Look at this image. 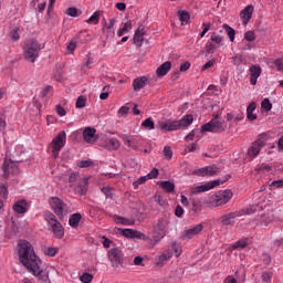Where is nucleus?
<instances>
[{"label":"nucleus","instance_id":"nucleus-1","mask_svg":"<svg viewBox=\"0 0 283 283\" xmlns=\"http://www.w3.org/2000/svg\"><path fill=\"white\" fill-rule=\"evenodd\" d=\"M18 256L25 266V269L31 273L32 275H35V277H39L41 273H43V261L39 255H36V252L34 251V247L32 243H30L27 240H20L18 243Z\"/></svg>","mask_w":283,"mask_h":283},{"label":"nucleus","instance_id":"nucleus-2","mask_svg":"<svg viewBox=\"0 0 283 283\" xmlns=\"http://www.w3.org/2000/svg\"><path fill=\"white\" fill-rule=\"evenodd\" d=\"M193 123V115H185L181 119H166L157 123V129L160 132H178V129H187Z\"/></svg>","mask_w":283,"mask_h":283},{"label":"nucleus","instance_id":"nucleus-3","mask_svg":"<svg viewBox=\"0 0 283 283\" xmlns=\"http://www.w3.org/2000/svg\"><path fill=\"white\" fill-rule=\"evenodd\" d=\"M174 255L176 258H180V255H182V245L178 241H172L168 245V249L156 258L155 260L156 266H158V269H163V266H166V264H169Z\"/></svg>","mask_w":283,"mask_h":283},{"label":"nucleus","instance_id":"nucleus-4","mask_svg":"<svg viewBox=\"0 0 283 283\" xmlns=\"http://www.w3.org/2000/svg\"><path fill=\"white\" fill-rule=\"evenodd\" d=\"M22 50L25 61H30V63H35L39 59L40 52L43 50V45H41L39 41L30 39L24 43Z\"/></svg>","mask_w":283,"mask_h":283},{"label":"nucleus","instance_id":"nucleus-5","mask_svg":"<svg viewBox=\"0 0 283 283\" xmlns=\"http://www.w3.org/2000/svg\"><path fill=\"white\" fill-rule=\"evenodd\" d=\"M43 218L48 224L49 231H52L53 235L61 240V238L65 235V229H63V224L59 222L56 216L52 212H45Z\"/></svg>","mask_w":283,"mask_h":283},{"label":"nucleus","instance_id":"nucleus-6","mask_svg":"<svg viewBox=\"0 0 283 283\" xmlns=\"http://www.w3.org/2000/svg\"><path fill=\"white\" fill-rule=\"evenodd\" d=\"M231 198H233V192L231 190H221L216 195L210 196L206 200V205H208V207H222L227 205Z\"/></svg>","mask_w":283,"mask_h":283},{"label":"nucleus","instance_id":"nucleus-7","mask_svg":"<svg viewBox=\"0 0 283 283\" xmlns=\"http://www.w3.org/2000/svg\"><path fill=\"white\" fill-rule=\"evenodd\" d=\"M67 143V134L65 130L60 132L51 142L50 147L54 158H59V154H61V149L65 147Z\"/></svg>","mask_w":283,"mask_h":283},{"label":"nucleus","instance_id":"nucleus-8","mask_svg":"<svg viewBox=\"0 0 283 283\" xmlns=\"http://www.w3.org/2000/svg\"><path fill=\"white\" fill-rule=\"evenodd\" d=\"M107 258L113 269H119L125 264V253L120 248H112L107 251Z\"/></svg>","mask_w":283,"mask_h":283},{"label":"nucleus","instance_id":"nucleus-9","mask_svg":"<svg viewBox=\"0 0 283 283\" xmlns=\"http://www.w3.org/2000/svg\"><path fill=\"white\" fill-rule=\"evenodd\" d=\"M50 207L52 211H54L55 216L57 218L63 219L65 218V214L67 213V205L61 200L59 197H51L49 199Z\"/></svg>","mask_w":283,"mask_h":283},{"label":"nucleus","instance_id":"nucleus-10","mask_svg":"<svg viewBox=\"0 0 283 283\" xmlns=\"http://www.w3.org/2000/svg\"><path fill=\"white\" fill-rule=\"evenodd\" d=\"M202 132H212L214 134H220L227 129V124L224 120L214 117L209 123L201 126Z\"/></svg>","mask_w":283,"mask_h":283},{"label":"nucleus","instance_id":"nucleus-11","mask_svg":"<svg viewBox=\"0 0 283 283\" xmlns=\"http://www.w3.org/2000/svg\"><path fill=\"white\" fill-rule=\"evenodd\" d=\"M99 147L108 151H116V149H120V142L116 137L104 136L99 140Z\"/></svg>","mask_w":283,"mask_h":283},{"label":"nucleus","instance_id":"nucleus-12","mask_svg":"<svg viewBox=\"0 0 283 283\" xmlns=\"http://www.w3.org/2000/svg\"><path fill=\"white\" fill-rule=\"evenodd\" d=\"M262 147H264V140L263 139H256L254 143L251 144V146L248 148L247 151V158L249 160H255L256 156H260V153L262 151Z\"/></svg>","mask_w":283,"mask_h":283},{"label":"nucleus","instance_id":"nucleus-13","mask_svg":"<svg viewBox=\"0 0 283 283\" xmlns=\"http://www.w3.org/2000/svg\"><path fill=\"white\" fill-rule=\"evenodd\" d=\"M220 185H222V181L213 180L205 185L192 186L190 187V193H205V191H211V189H216V187H220Z\"/></svg>","mask_w":283,"mask_h":283},{"label":"nucleus","instance_id":"nucleus-14","mask_svg":"<svg viewBox=\"0 0 283 283\" xmlns=\"http://www.w3.org/2000/svg\"><path fill=\"white\" fill-rule=\"evenodd\" d=\"M25 148L22 145L15 146L14 150L11 153L10 158L6 159L8 163H13L19 165V163H23L25 160Z\"/></svg>","mask_w":283,"mask_h":283},{"label":"nucleus","instance_id":"nucleus-15","mask_svg":"<svg viewBox=\"0 0 283 283\" xmlns=\"http://www.w3.org/2000/svg\"><path fill=\"white\" fill-rule=\"evenodd\" d=\"M4 178H17L19 176V165L12 161L4 160L3 166Z\"/></svg>","mask_w":283,"mask_h":283},{"label":"nucleus","instance_id":"nucleus-16","mask_svg":"<svg viewBox=\"0 0 283 283\" xmlns=\"http://www.w3.org/2000/svg\"><path fill=\"white\" fill-rule=\"evenodd\" d=\"M202 229H205V226L202 223H198L196 226H192L181 232V240H191L192 238H196L198 233L202 232Z\"/></svg>","mask_w":283,"mask_h":283},{"label":"nucleus","instance_id":"nucleus-17","mask_svg":"<svg viewBox=\"0 0 283 283\" xmlns=\"http://www.w3.org/2000/svg\"><path fill=\"white\" fill-rule=\"evenodd\" d=\"M163 238H165L164 234H161V232H159V230L155 229L146 234V239H142L144 242H148L149 247H156V244H158V242H160V240H163Z\"/></svg>","mask_w":283,"mask_h":283},{"label":"nucleus","instance_id":"nucleus-18","mask_svg":"<svg viewBox=\"0 0 283 283\" xmlns=\"http://www.w3.org/2000/svg\"><path fill=\"white\" fill-rule=\"evenodd\" d=\"M120 233H122V235H124V238H128L129 240H147V234H145L138 230L122 229Z\"/></svg>","mask_w":283,"mask_h":283},{"label":"nucleus","instance_id":"nucleus-19","mask_svg":"<svg viewBox=\"0 0 283 283\" xmlns=\"http://www.w3.org/2000/svg\"><path fill=\"white\" fill-rule=\"evenodd\" d=\"M83 139H84V143H87L88 145H94V143L98 140V135H96V128L86 127L83 130Z\"/></svg>","mask_w":283,"mask_h":283},{"label":"nucleus","instance_id":"nucleus-20","mask_svg":"<svg viewBox=\"0 0 283 283\" xmlns=\"http://www.w3.org/2000/svg\"><path fill=\"white\" fill-rule=\"evenodd\" d=\"M235 218H242V212L237 211L222 216L221 222L224 227H229L231 224H235Z\"/></svg>","mask_w":283,"mask_h":283},{"label":"nucleus","instance_id":"nucleus-21","mask_svg":"<svg viewBox=\"0 0 283 283\" xmlns=\"http://www.w3.org/2000/svg\"><path fill=\"white\" fill-rule=\"evenodd\" d=\"M90 185V178L82 177L77 181V185L74 187L75 191L80 193L81 196H85L87 193V187Z\"/></svg>","mask_w":283,"mask_h":283},{"label":"nucleus","instance_id":"nucleus-22","mask_svg":"<svg viewBox=\"0 0 283 283\" xmlns=\"http://www.w3.org/2000/svg\"><path fill=\"white\" fill-rule=\"evenodd\" d=\"M253 6L249 4L240 12L243 25H249V21H251V17H253Z\"/></svg>","mask_w":283,"mask_h":283},{"label":"nucleus","instance_id":"nucleus-23","mask_svg":"<svg viewBox=\"0 0 283 283\" xmlns=\"http://www.w3.org/2000/svg\"><path fill=\"white\" fill-rule=\"evenodd\" d=\"M262 74V67L260 65L250 66V83L251 85H258V78Z\"/></svg>","mask_w":283,"mask_h":283},{"label":"nucleus","instance_id":"nucleus-24","mask_svg":"<svg viewBox=\"0 0 283 283\" xmlns=\"http://www.w3.org/2000/svg\"><path fill=\"white\" fill-rule=\"evenodd\" d=\"M218 174V167L207 166L195 170L196 176H216Z\"/></svg>","mask_w":283,"mask_h":283},{"label":"nucleus","instance_id":"nucleus-25","mask_svg":"<svg viewBox=\"0 0 283 283\" xmlns=\"http://www.w3.org/2000/svg\"><path fill=\"white\" fill-rule=\"evenodd\" d=\"M14 213H28V200L20 199L13 203L12 207Z\"/></svg>","mask_w":283,"mask_h":283},{"label":"nucleus","instance_id":"nucleus-26","mask_svg":"<svg viewBox=\"0 0 283 283\" xmlns=\"http://www.w3.org/2000/svg\"><path fill=\"white\" fill-rule=\"evenodd\" d=\"M134 28V24L132 23V20H127L122 24V28L117 30V36H125V34H129Z\"/></svg>","mask_w":283,"mask_h":283},{"label":"nucleus","instance_id":"nucleus-27","mask_svg":"<svg viewBox=\"0 0 283 283\" xmlns=\"http://www.w3.org/2000/svg\"><path fill=\"white\" fill-rule=\"evenodd\" d=\"M145 41V28H138L135 31V35H134V43L135 45H137L138 48H140V45H143V42Z\"/></svg>","mask_w":283,"mask_h":283},{"label":"nucleus","instance_id":"nucleus-28","mask_svg":"<svg viewBox=\"0 0 283 283\" xmlns=\"http://www.w3.org/2000/svg\"><path fill=\"white\" fill-rule=\"evenodd\" d=\"M155 229L166 235L167 229H169V221L167 219H159L157 223L155 224Z\"/></svg>","mask_w":283,"mask_h":283},{"label":"nucleus","instance_id":"nucleus-29","mask_svg":"<svg viewBox=\"0 0 283 283\" xmlns=\"http://www.w3.org/2000/svg\"><path fill=\"white\" fill-rule=\"evenodd\" d=\"M147 85V76H140L133 81V87L135 92H140Z\"/></svg>","mask_w":283,"mask_h":283},{"label":"nucleus","instance_id":"nucleus-30","mask_svg":"<svg viewBox=\"0 0 283 283\" xmlns=\"http://www.w3.org/2000/svg\"><path fill=\"white\" fill-rule=\"evenodd\" d=\"M169 70H171V62H165L157 69L156 74L159 77L167 76V74H169Z\"/></svg>","mask_w":283,"mask_h":283},{"label":"nucleus","instance_id":"nucleus-31","mask_svg":"<svg viewBox=\"0 0 283 283\" xmlns=\"http://www.w3.org/2000/svg\"><path fill=\"white\" fill-rule=\"evenodd\" d=\"M159 187H161L166 193H174V191H176V185L171 180L160 181Z\"/></svg>","mask_w":283,"mask_h":283},{"label":"nucleus","instance_id":"nucleus-32","mask_svg":"<svg viewBox=\"0 0 283 283\" xmlns=\"http://www.w3.org/2000/svg\"><path fill=\"white\" fill-rule=\"evenodd\" d=\"M114 220H115L116 224H124L125 227H132V226L136 224V220L127 219L125 217L115 216Z\"/></svg>","mask_w":283,"mask_h":283},{"label":"nucleus","instance_id":"nucleus-33","mask_svg":"<svg viewBox=\"0 0 283 283\" xmlns=\"http://www.w3.org/2000/svg\"><path fill=\"white\" fill-rule=\"evenodd\" d=\"M256 105L255 102H252L249 104V106L247 107V118L248 120H256L258 119V115L253 114L256 109Z\"/></svg>","mask_w":283,"mask_h":283},{"label":"nucleus","instance_id":"nucleus-34","mask_svg":"<svg viewBox=\"0 0 283 283\" xmlns=\"http://www.w3.org/2000/svg\"><path fill=\"white\" fill-rule=\"evenodd\" d=\"M178 17L181 25H188L189 21H191V14L186 10L178 11Z\"/></svg>","mask_w":283,"mask_h":283},{"label":"nucleus","instance_id":"nucleus-35","mask_svg":"<svg viewBox=\"0 0 283 283\" xmlns=\"http://www.w3.org/2000/svg\"><path fill=\"white\" fill-rule=\"evenodd\" d=\"M82 219H83V216L81 213L78 212L73 213L69 219L70 227H72L73 229H76V227H78V222H81Z\"/></svg>","mask_w":283,"mask_h":283},{"label":"nucleus","instance_id":"nucleus-36","mask_svg":"<svg viewBox=\"0 0 283 283\" xmlns=\"http://www.w3.org/2000/svg\"><path fill=\"white\" fill-rule=\"evenodd\" d=\"M85 23H93L94 25H98L101 23V11H95Z\"/></svg>","mask_w":283,"mask_h":283},{"label":"nucleus","instance_id":"nucleus-37","mask_svg":"<svg viewBox=\"0 0 283 283\" xmlns=\"http://www.w3.org/2000/svg\"><path fill=\"white\" fill-rule=\"evenodd\" d=\"M142 127H144L145 129H148L149 132H151L153 129H156V124L154 123V118L151 117L146 118L144 122H142Z\"/></svg>","mask_w":283,"mask_h":283},{"label":"nucleus","instance_id":"nucleus-38","mask_svg":"<svg viewBox=\"0 0 283 283\" xmlns=\"http://www.w3.org/2000/svg\"><path fill=\"white\" fill-rule=\"evenodd\" d=\"M210 41H212L216 45L220 48V45H222V43L224 42V38L217 32H213L210 35Z\"/></svg>","mask_w":283,"mask_h":283},{"label":"nucleus","instance_id":"nucleus-39","mask_svg":"<svg viewBox=\"0 0 283 283\" xmlns=\"http://www.w3.org/2000/svg\"><path fill=\"white\" fill-rule=\"evenodd\" d=\"M223 30L227 32L231 43H233V41H235V29H233L229 24H224Z\"/></svg>","mask_w":283,"mask_h":283},{"label":"nucleus","instance_id":"nucleus-40","mask_svg":"<svg viewBox=\"0 0 283 283\" xmlns=\"http://www.w3.org/2000/svg\"><path fill=\"white\" fill-rule=\"evenodd\" d=\"M81 175L76 174V172H72L69 177V182H70V187H72L73 189L76 187L78 180H81Z\"/></svg>","mask_w":283,"mask_h":283},{"label":"nucleus","instance_id":"nucleus-41","mask_svg":"<svg viewBox=\"0 0 283 283\" xmlns=\"http://www.w3.org/2000/svg\"><path fill=\"white\" fill-rule=\"evenodd\" d=\"M273 109V104L271 103V99L264 98L261 102V112H271Z\"/></svg>","mask_w":283,"mask_h":283},{"label":"nucleus","instance_id":"nucleus-42","mask_svg":"<svg viewBox=\"0 0 283 283\" xmlns=\"http://www.w3.org/2000/svg\"><path fill=\"white\" fill-rule=\"evenodd\" d=\"M247 247H249V239H240L232 244V249H247Z\"/></svg>","mask_w":283,"mask_h":283},{"label":"nucleus","instance_id":"nucleus-43","mask_svg":"<svg viewBox=\"0 0 283 283\" xmlns=\"http://www.w3.org/2000/svg\"><path fill=\"white\" fill-rule=\"evenodd\" d=\"M218 48V44L213 43L211 40H209L205 45L207 54H213Z\"/></svg>","mask_w":283,"mask_h":283},{"label":"nucleus","instance_id":"nucleus-44","mask_svg":"<svg viewBox=\"0 0 283 283\" xmlns=\"http://www.w3.org/2000/svg\"><path fill=\"white\" fill-rule=\"evenodd\" d=\"M123 140H124L125 145H127L128 147H134L136 145V143H138V140H140V138L124 136Z\"/></svg>","mask_w":283,"mask_h":283},{"label":"nucleus","instance_id":"nucleus-45","mask_svg":"<svg viewBox=\"0 0 283 283\" xmlns=\"http://www.w3.org/2000/svg\"><path fill=\"white\" fill-rule=\"evenodd\" d=\"M8 196H10V192L8 191V185L0 184V199L8 200Z\"/></svg>","mask_w":283,"mask_h":283},{"label":"nucleus","instance_id":"nucleus-46","mask_svg":"<svg viewBox=\"0 0 283 283\" xmlns=\"http://www.w3.org/2000/svg\"><path fill=\"white\" fill-rule=\"evenodd\" d=\"M271 191L275 189H283V179L274 180L269 185Z\"/></svg>","mask_w":283,"mask_h":283},{"label":"nucleus","instance_id":"nucleus-47","mask_svg":"<svg viewBox=\"0 0 283 283\" xmlns=\"http://www.w3.org/2000/svg\"><path fill=\"white\" fill-rule=\"evenodd\" d=\"M65 14H67V17H73V18L81 17V12L78 11L77 8H74V7L67 8L65 11Z\"/></svg>","mask_w":283,"mask_h":283},{"label":"nucleus","instance_id":"nucleus-48","mask_svg":"<svg viewBox=\"0 0 283 283\" xmlns=\"http://www.w3.org/2000/svg\"><path fill=\"white\" fill-rule=\"evenodd\" d=\"M255 211H258V206H250L240 210L239 213H242V216H251V213H255Z\"/></svg>","mask_w":283,"mask_h":283},{"label":"nucleus","instance_id":"nucleus-49","mask_svg":"<svg viewBox=\"0 0 283 283\" xmlns=\"http://www.w3.org/2000/svg\"><path fill=\"white\" fill-rule=\"evenodd\" d=\"M147 180H149L147 175L139 177L136 181L133 182L134 189H138V187H140V185H145Z\"/></svg>","mask_w":283,"mask_h":283},{"label":"nucleus","instance_id":"nucleus-50","mask_svg":"<svg viewBox=\"0 0 283 283\" xmlns=\"http://www.w3.org/2000/svg\"><path fill=\"white\" fill-rule=\"evenodd\" d=\"M92 280H94V275L84 272L81 276H80V282L82 283H92Z\"/></svg>","mask_w":283,"mask_h":283},{"label":"nucleus","instance_id":"nucleus-51","mask_svg":"<svg viewBox=\"0 0 283 283\" xmlns=\"http://www.w3.org/2000/svg\"><path fill=\"white\" fill-rule=\"evenodd\" d=\"M99 98L101 101H107V98H109V85L103 87Z\"/></svg>","mask_w":283,"mask_h":283},{"label":"nucleus","instance_id":"nucleus-52","mask_svg":"<svg viewBox=\"0 0 283 283\" xmlns=\"http://www.w3.org/2000/svg\"><path fill=\"white\" fill-rule=\"evenodd\" d=\"M86 103H87V99L85 97L78 96L77 101H76V104H75V107L77 109H83V107H85Z\"/></svg>","mask_w":283,"mask_h":283},{"label":"nucleus","instance_id":"nucleus-53","mask_svg":"<svg viewBox=\"0 0 283 283\" xmlns=\"http://www.w3.org/2000/svg\"><path fill=\"white\" fill-rule=\"evenodd\" d=\"M44 253L45 255H49L50 258H54V255H56V253H59V248H46L44 249Z\"/></svg>","mask_w":283,"mask_h":283},{"label":"nucleus","instance_id":"nucleus-54","mask_svg":"<svg viewBox=\"0 0 283 283\" xmlns=\"http://www.w3.org/2000/svg\"><path fill=\"white\" fill-rule=\"evenodd\" d=\"M164 156L166 160H171V158L174 157V151L171 150V147L166 146L164 148Z\"/></svg>","mask_w":283,"mask_h":283},{"label":"nucleus","instance_id":"nucleus-55","mask_svg":"<svg viewBox=\"0 0 283 283\" xmlns=\"http://www.w3.org/2000/svg\"><path fill=\"white\" fill-rule=\"evenodd\" d=\"M55 112H56L57 116H61V117L67 115V111H65V108L63 106H61L60 104H57L55 106Z\"/></svg>","mask_w":283,"mask_h":283},{"label":"nucleus","instance_id":"nucleus-56","mask_svg":"<svg viewBox=\"0 0 283 283\" xmlns=\"http://www.w3.org/2000/svg\"><path fill=\"white\" fill-rule=\"evenodd\" d=\"M11 39L13 41H19V39H21V35L19 34V28L14 27L11 31Z\"/></svg>","mask_w":283,"mask_h":283},{"label":"nucleus","instance_id":"nucleus-57","mask_svg":"<svg viewBox=\"0 0 283 283\" xmlns=\"http://www.w3.org/2000/svg\"><path fill=\"white\" fill-rule=\"evenodd\" d=\"M158 169L153 168L151 171L146 175V177L148 178V180H154L155 178H158Z\"/></svg>","mask_w":283,"mask_h":283},{"label":"nucleus","instance_id":"nucleus-58","mask_svg":"<svg viewBox=\"0 0 283 283\" xmlns=\"http://www.w3.org/2000/svg\"><path fill=\"white\" fill-rule=\"evenodd\" d=\"M272 277H273V273L271 272H263L262 274V281L264 283H271Z\"/></svg>","mask_w":283,"mask_h":283},{"label":"nucleus","instance_id":"nucleus-59","mask_svg":"<svg viewBox=\"0 0 283 283\" xmlns=\"http://www.w3.org/2000/svg\"><path fill=\"white\" fill-rule=\"evenodd\" d=\"M203 30L200 33V39L205 38V34H207V32H209L211 30V23H202Z\"/></svg>","mask_w":283,"mask_h":283},{"label":"nucleus","instance_id":"nucleus-60","mask_svg":"<svg viewBox=\"0 0 283 283\" xmlns=\"http://www.w3.org/2000/svg\"><path fill=\"white\" fill-rule=\"evenodd\" d=\"M244 39L245 41H249V42L255 41V32L253 31L245 32Z\"/></svg>","mask_w":283,"mask_h":283},{"label":"nucleus","instance_id":"nucleus-61","mask_svg":"<svg viewBox=\"0 0 283 283\" xmlns=\"http://www.w3.org/2000/svg\"><path fill=\"white\" fill-rule=\"evenodd\" d=\"M92 160H82L77 164V167H80V169H84L85 167H92Z\"/></svg>","mask_w":283,"mask_h":283},{"label":"nucleus","instance_id":"nucleus-62","mask_svg":"<svg viewBox=\"0 0 283 283\" xmlns=\"http://www.w3.org/2000/svg\"><path fill=\"white\" fill-rule=\"evenodd\" d=\"M127 114H129V107L127 106H122L118 109V116H127Z\"/></svg>","mask_w":283,"mask_h":283},{"label":"nucleus","instance_id":"nucleus-63","mask_svg":"<svg viewBox=\"0 0 283 283\" xmlns=\"http://www.w3.org/2000/svg\"><path fill=\"white\" fill-rule=\"evenodd\" d=\"M56 120H59V118H56V116H54V115H48L46 116V124L48 125H54L56 123Z\"/></svg>","mask_w":283,"mask_h":283},{"label":"nucleus","instance_id":"nucleus-64","mask_svg":"<svg viewBox=\"0 0 283 283\" xmlns=\"http://www.w3.org/2000/svg\"><path fill=\"white\" fill-rule=\"evenodd\" d=\"M275 66L277 67L279 72H283V59H277L274 61Z\"/></svg>","mask_w":283,"mask_h":283}]
</instances>
